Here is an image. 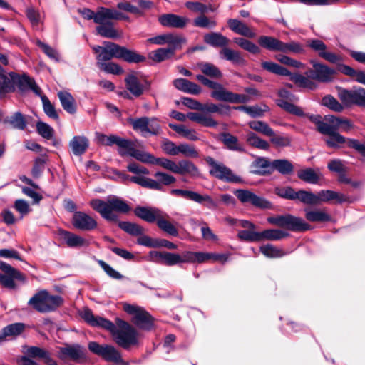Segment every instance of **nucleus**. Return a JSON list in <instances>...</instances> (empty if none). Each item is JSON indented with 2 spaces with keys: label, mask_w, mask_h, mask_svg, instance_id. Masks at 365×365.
Returning a JSON list of instances; mask_svg holds the SVG:
<instances>
[{
  "label": "nucleus",
  "mask_w": 365,
  "mask_h": 365,
  "mask_svg": "<svg viewBox=\"0 0 365 365\" xmlns=\"http://www.w3.org/2000/svg\"><path fill=\"white\" fill-rule=\"evenodd\" d=\"M130 123L133 128L135 130L140 131L143 136H146L147 133L157 135L160 130L158 120L155 118L142 117L135 119L132 118L130 119Z\"/></svg>",
  "instance_id": "nucleus-18"
},
{
  "label": "nucleus",
  "mask_w": 365,
  "mask_h": 365,
  "mask_svg": "<svg viewBox=\"0 0 365 365\" xmlns=\"http://www.w3.org/2000/svg\"><path fill=\"white\" fill-rule=\"evenodd\" d=\"M199 68L204 75L210 78H220L222 76V72L215 65L210 63H201Z\"/></svg>",
  "instance_id": "nucleus-59"
},
{
  "label": "nucleus",
  "mask_w": 365,
  "mask_h": 365,
  "mask_svg": "<svg viewBox=\"0 0 365 365\" xmlns=\"http://www.w3.org/2000/svg\"><path fill=\"white\" fill-rule=\"evenodd\" d=\"M73 225L81 230H91L97 227L96 221L88 214L75 212L73 216Z\"/></svg>",
  "instance_id": "nucleus-26"
},
{
  "label": "nucleus",
  "mask_w": 365,
  "mask_h": 365,
  "mask_svg": "<svg viewBox=\"0 0 365 365\" xmlns=\"http://www.w3.org/2000/svg\"><path fill=\"white\" fill-rule=\"evenodd\" d=\"M220 140L225 145V146L233 151H237L243 153L245 152V148L243 146L239 143V140L237 137L231 135L229 133H222L220 134Z\"/></svg>",
  "instance_id": "nucleus-40"
},
{
  "label": "nucleus",
  "mask_w": 365,
  "mask_h": 365,
  "mask_svg": "<svg viewBox=\"0 0 365 365\" xmlns=\"http://www.w3.org/2000/svg\"><path fill=\"white\" fill-rule=\"evenodd\" d=\"M98 68L108 73L119 75L123 73V69L117 63L113 62H97Z\"/></svg>",
  "instance_id": "nucleus-61"
},
{
  "label": "nucleus",
  "mask_w": 365,
  "mask_h": 365,
  "mask_svg": "<svg viewBox=\"0 0 365 365\" xmlns=\"http://www.w3.org/2000/svg\"><path fill=\"white\" fill-rule=\"evenodd\" d=\"M297 177L308 183L317 184L319 180V173L312 168L302 169L297 172Z\"/></svg>",
  "instance_id": "nucleus-47"
},
{
  "label": "nucleus",
  "mask_w": 365,
  "mask_h": 365,
  "mask_svg": "<svg viewBox=\"0 0 365 365\" xmlns=\"http://www.w3.org/2000/svg\"><path fill=\"white\" fill-rule=\"evenodd\" d=\"M322 104L335 112H341L344 107L331 95L325 96L322 99Z\"/></svg>",
  "instance_id": "nucleus-62"
},
{
  "label": "nucleus",
  "mask_w": 365,
  "mask_h": 365,
  "mask_svg": "<svg viewBox=\"0 0 365 365\" xmlns=\"http://www.w3.org/2000/svg\"><path fill=\"white\" fill-rule=\"evenodd\" d=\"M205 86L212 89L210 96L220 101L231 103H245L250 101V97L245 94H237L227 91L219 83L208 79Z\"/></svg>",
  "instance_id": "nucleus-7"
},
{
  "label": "nucleus",
  "mask_w": 365,
  "mask_h": 365,
  "mask_svg": "<svg viewBox=\"0 0 365 365\" xmlns=\"http://www.w3.org/2000/svg\"><path fill=\"white\" fill-rule=\"evenodd\" d=\"M230 106L224 104H215L213 103H206L202 104L201 112L204 113H217L220 115H229Z\"/></svg>",
  "instance_id": "nucleus-44"
},
{
  "label": "nucleus",
  "mask_w": 365,
  "mask_h": 365,
  "mask_svg": "<svg viewBox=\"0 0 365 365\" xmlns=\"http://www.w3.org/2000/svg\"><path fill=\"white\" fill-rule=\"evenodd\" d=\"M187 117L192 121L197 123L205 127L213 128L217 125V122L210 115L201 113L190 112L188 113Z\"/></svg>",
  "instance_id": "nucleus-35"
},
{
  "label": "nucleus",
  "mask_w": 365,
  "mask_h": 365,
  "mask_svg": "<svg viewBox=\"0 0 365 365\" xmlns=\"http://www.w3.org/2000/svg\"><path fill=\"white\" fill-rule=\"evenodd\" d=\"M125 19L124 15L118 11L105 7L98 8L96 12L95 23L102 25L107 22H111L110 20H120Z\"/></svg>",
  "instance_id": "nucleus-28"
},
{
  "label": "nucleus",
  "mask_w": 365,
  "mask_h": 365,
  "mask_svg": "<svg viewBox=\"0 0 365 365\" xmlns=\"http://www.w3.org/2000/svg\"><path fill=\"white\" fill-rule=\"evenodd\" d=\"M134 213L148 222H156L158 227L167 234L174 237L178 235V230L170 221V216L162 210L155 207H137Z\"/></svg>",
  "instance_id": "nucleus-2"
},
{
  "label": "nucleus",
  "mask_w": 365,
  "mask_h": 365,
  "mask_svg": "<svg viewBox=\"0 0 365 365\" xmlns=\"http://www.w3.org/2000/svg\"><path fill=\"white\" fill-rule=\"evenodd\" d=\"M14 92L11 84V72L6 75H0V99L5 98L7 93Z\"/></svg>",
  "instance_id": "nucleus-49"
},
{
  "label": "nucleus",
  "mask_w": 365,
  "mask_h": 365,
  "mask_svg": "<svg viewBox=\"0 0 365 365\" xmlns=\"http://www.w3.org/2000/svg\"><path fill=\"white\" fill-rule=\"evenodd\" d=\"M163 168L175 174L180 175H188L192 178H197L200 175L197 167L188 160H181L175 163L172 160L165 158Z\"/></svg>",
  "instance_id": "nucleus-11"
},
{
  "label": "nucleus",
  "mask_w": 365,
  "mask_h": 365,
  "mask_svg": "<svg viewBox=\"0 0 365 365\" xmlns=\"http://www.w3.org/2000/svg\"><path fill=\"white\" fill-rule=\"evenodd\" d=\"M174 54L173 48H160L153 51L151 58L156 62H161L170 58Z\"/></svg>",
  "instance_id": "nucleus-63"
},
{
  "label": "nucleus",
  "mask_w": 365,
  "mask_h": 365,
  "mask_svg": "<svg viewBox=\"0 0 365 365\" xmlns=\"http://www.w3.org/2000/svg\"><path fill=\"white\" fill-rule=\"evenodd\" d=\"M63 303L59 295H51L46 290L36 293L28 302V304L35 310L46 313L55 311Z\"/></svg>",
  "instance_id": "nucleus-5"
},
{
  "label": "nucleus",
  "mask_w": 365,
  "mask_h": 365,
  "mask_svg": "<svg viewBox=\"0 0 365 365\" xmlns=\"http://www.w3.org/2000/svg\"><path fill=\"white\" fill-rule=\"evenodd\" d=\"M170 193L192 200L199 204H204L208 208L216 207V203L208 195H200L198 192L182 189H173Z\"/></svg>",
  "instance_id": "nucleus-21"
},
{
  "label": "nucleus",
  "mask_w": 365,
  "mask_h": 365,
  "mask_svg": "<svg viewBox=\"0 0 365 365\" xmlns=\"http://www.w3.org/2000/svg\"><path fill=\"white\" fill-rule=\"evenodd\" d=\"M278 95L279 96V98L277 100L278 106L292 115L297 116L304 115L302 109L293 103L298 101V98L295 95L284 88L279 91Z\"/></svg>",
  "instance_id": "nucleus-14"
},
{
  "label": "nucleus",
  "mask_w": 365,
  "mask_h": 365,
  "mask_svg": "<svg viewBox=\"0 0 365 365\" xmlns=\"http://www.w3.org/2000/svg\"><path fill=\"white\" fill-rule=\"evenodd\" d=\"M107 44L109 53V60L115 58L123 59L128 63H140L145 61V57L136 53L135 51L129 50L124 46H121L110 41H105Z\"/></svg>",
  "instance_id": "nucleus-10"
},
{
  "label": "nucleus",
  "mask_w": 365,
  "mask_h": 365,
  "mask_svg": "<svg viewBox=\"0 0 365 365\" xmlns=\"http://www.w3.org/2000/svg\"><path fill=\"white\" fill-rule=\"evenodd\" d=\"M118 226L125 232L133 236L140 235L144 232V229L136 223L130 222H119Z\"/></svg>",
  "instance_id": "nucleus-58"
},
{
  "label": "nucleus",
  "mask_w": 365,
  "mask_h": 365,
  "mask_svg": "<svg viewBox=\"0 0 365 365\" xmlns=\"http://www.w3.org/2000/svg\"><path fill=\"white\" fill-rule=\"evenodd\" d=\"M5 123H9L11 126L17 130H24L27 125L26 117L19 111L15 112L9 118L4 120Z\"/></svg>",
  "instance_id": "nucleus-43"
},
{
  "label": "nucleus",
  "mask_w": 365,
  "mask_h": 365,
  "mask_svg": "<svg viewBox=\"0 0 365 365\" xmlns=\"http://www.w3.org/2000/svg\"><path fill=\"white\" fill-rule=\"evenodd\" d=\"M58 97L62 108L68 113L74 114L76 112V103L72 95L67 91H59Z\"/></svg>",
  "instance_id": "nucleus-36"
},
{
  "label": "nucleus",
  "mask_w": 365,
  "mask_h": 365,
  "mask_svg": "<svg viewBox=\"0 0 365 365\" xmlns=\"http://www.w3.org/2000/svg\"><path fill=\"white\" fill-rule=\"evenodd\" d=\"M148 257L149 260L151 262L171 267L178 264V259H180V255L165 251L158 252L151 250L148 254Z\"/></svg>",
  "instance_id": "nucleus-23"
},
{
  "label": "nucleus",
  "mask_w": 365,
  "mask_h": 365,
  "mask_svg": "<svg viewBox=\"0 0 365 365\" xmlns=\"http://www.w3.org/2000/svg\"><path fill=\"white\" fill-rule=\"evenodd\" d=\"M186 42L187 39L182 35L168 33L167 44L170 46L169 48L173 49L174 53L176 49L180 48Z\"/></svg>",
  "instance_id": "nucleus-60"
},
{
  "label": "nucleus",
  "mask_w": 365,
  "mask_h": 365,
  "mask_svg": "<svg viewBox=\"0 0 365 365\" xmlns=\"http://www.w3.org/2000/svg\"><path fill=\"white\" fill-rule=\"evenodd\" d=\"M24 328L25 325L23 323H14L5 327L0 332V344L4 342L6 337L19 335Z\"/></svg>",
  "instance_id": "nucleus-39"
},
{
  "label": "nucleus",
  "mask_w": 365,
  "mask_h": 365,
  "mask_svg": "<svg viewBox=\"0 0 365 365\" xmlns=\"http://www.w3.org/2000/svg\"><path fill=\"white\" fill-rule=\"evenodd\" d=\"M341 118L334 115H327L324 118V123H321L319 128L320 133H332L338 132L340 128Z\"/></svg>",
  "instance_id": "nucleus-37"
},
{
  "label": "nucleus",
  "mask_w": 365,
  "mask_h": 365,
  "mask_svg": "<svg viewBox=\"0 0 365 365\" xmlns=\"http://www.w3.org/2000/svg\"><path fill=\"white\" fill-rule=\"evenodd\" d=\"M220 56L222 58L232 62L236 65H243L245 63V58L239 51L232 50L227 46L220 51Z\"/></svg>",
  "instance_id": "nucleus-41"
},
{
  "label": "nucleus",
  "mask_w": 365,
  "mask_h": 365,
  "mask_svg": "<svg viewBox=\"0 0 365 365\" xmlns=\"http://www.w3.org/2000/svg\"><path fill=\"white\" fill-rule=\"evenodd\" d=\"M305 217L309 222H329L331 220V216L326 212L319 209H306Z\"/></svg>",
  "instance_id": "nucleus-42"
},
{
  "label": "nucleus",
  "mask_w": 365,
  "mask_h": 365,
  "mask_svg": "<svg viewBox=\"0 0 365 365\" xmlns=\"http://www.w3.org/2000/svg\"><path fill=\"white\" fill-rule=\"evenodd\" d=\"M272 169L277 170L282 175L291 174L294 170V166L291 162L286 159H278L272 161Z\"/></svg>",
  "instance_id": "nucleus-46"
},
{
  "label": "nucleus",
  "mask_w": 365,
  "mask_h": 365,
  "mask_svg": "<svg viewBox=\"0 0 365 365\" xmlns=\"http://www.w3.org/2000/svg\"><path fill=\"white\" fill-rule=\"evenodd\" d=\"M228 26L232 31L240 35L244 36L247 38H254L256 36L255 31H253L250 27L242 21L230 19L228 20Z\"/></svg>",
  "instance_id": "nucleus-33"
},
{
  "label": "nucleus",
  "mask_w": 365,
  "mask_h": 365,
  "mask_svg": "<svg viewBox=\"0 0 365 365\" xmlns=\"http://www.w3.org/2000/svg\"><path fill=\"white\" fill-rule=\"evenodd\" d=\"M125 87L135 97H139L150 86L149 81H140L135 73L128 74L125 78Z\"/></svg>",
  "instance_id": "nucleus-22"
},
{
  "label": "nucleus",
  "mask_w": 365,
  "mask_h": 365,
  "mask_svg": "<svg viewBox=\"0 0 365 365\" xmlns=\"http://www.w3.org/2000/svg\"><path fill=\"white\" fill-rule=\"evenodd\" d=\"M153 175L156 180L143 175H126L125 179L129 180L130 182L136 183L143 187L158 191H164L165 186L170 185L176 182V178L173 175L164 172L158 171Z\"/></svg>",
  "instance_id": "nucleus-4"
},
{
  "label": "nucleus",
  "mask_w": 365,
  "mask_h": 365,
  "mask_svg": "<svg viewBox=\"0 0 365 365\" xmlns=\"http://www.w3.org/2000/svg\"><path fill=\"white\" fill-rule=\"evenodd\" d=\"M204 41L213 47H226L230 40L220 33L212 32L204 36Z\"/></svg>",
  "instance_id": "nucleus-38"
},
{
  "label": "nucleus",
  "mask_w": 365,
  "mask_h": 365,
  "mask_svg": "<svg viewBox=\"0 0 365 365\" xmlns=\"http://www.w3.org/2000/svg\"><path fill=\"white\" fill-rule=\"evenodd\" d=\"M234 194L243 204L249 203L261 209H269L272 206L266 199L256 195L249 190L238 189L234 191Z\"/></svg>",
  "instance_id": "nucleus-19"
},
{
  "label": "nucleus",
  "mask_w": 365,
  "mask_h": 365,
  "mask_svg": "<svg viewBox=\"0 0 365 365\" xmlns=\"http://www.w3.org/2000/svg\"><path fill=\"white\" fill-rule=\"evenodd\" d=\"M282 41L272 36H261L258 38L259 44L264 48L271 51L279 52Z\"/></svg>",
  "instance_id": "nucleus-45"
},
{
  "label": "nucleus",
  "mask_w": 365,
  "mask_h": 365,
  "mask_svg": "<svg viewBox=\"0 0 365 365\" xmlns=\"http://www.w3.org/2000/svg\"><path fill=\"white\" fill-rule=\"evenodd\" d=\"M158 21L163 26L182 29L187 25L189 19L174 14H166L159 16Z\"/></svg>",
  "instance_id": "nucleus-29"
},
{
  "label": "nucleus",
  "mask_w": 365,
  "mask_h": 365,
  "mask_svg": "<svg viewBox=\"0 0 365 365\" xmlns=\"http://www.w3.org/2000/svg\"><path fill=\"white\" fill-rule=\"evenodd\" d=\"M210 252L187 251L180 255L178 264L182 263H202L210 259Z\"/></svg>",
  "instance_id": "nucleus-30"
},
{
  "label": "nucleus",
  "mask_w": 365,
  "mask_h": 365,
  "mask_svg": "<svg viewBox=\"0 0 365 365\" xmlns=\"http://www.w3.org/2000/svg\"><path fill=\"white\" fill-rule=\"evenodd\" d=\"M236 110H242L250 115L252 118L261 117L264 115V112L269 110V107L264 105L262 108L258 106H240L234 108Z\"/></svg>",
  "instance_id": "nucleus-52"
},
{
  "label": "nucleus",
  "mask_w": 365,
  "mask_h": 365,
  "mask_svg": "<svg viewBox=\"0 0 365 365\" xmlns=\"http://www.w3.org/2000/svg\"><path fill=\"white\" fill-rule=\"evenodd\" d=\"M125 155H130L136 160L152 165H157L163 168L165 158H155L152 154L135 148L133 143L128 141V148H125Z\"/></svg>",
  "instance_id": "nucleus-20"
},
{
  "label": "nucleus",
  "mask_w": 365,
  "mask_h": 365,
  "mask_svg": "<svg viewBox=\"0 0 365 365\" xmlns=\"http://www.w3.org/2000/svg\"><path fill=\"white\" fill-rule=\"evenodd\" d=\"M91 207L108 222H116L118 216L116 213L125 214L130 210V207L122 198L111 195L106 200L93 199L90 202Z\"/></svg>",
  "instance_id": "nucleus-1"
},
{
  "label": "nucleus",
  "mask_w": 365,
  "mask_h": 365,
  "mask_svg": "<svg viewBox=\"0 0 365 365\" xmlns=\"http://www.w3.org/2000/svg\"><path fill=\"white\" fill-rule=\"evenodd\" d=\"M170 128L175 130L177 133L190 140H198L197 134L193 129H189L183 125L169 124Z\"/></svg>",
  "instance_id": "nucleus-51"
},
{
  "label": "nucleus",
  "mask_w": 365,
  "mask_h": 365,
  "mask_svg": "<svg viewBox=\"0 0 365 365\" xmlns=\"http://www.w3.org/2000/svg\"><path fill=\"white\" fill-rule=\"evenodd\" d=\"M59 235L70 247L88 245V242L86 240L71 232L61 230L59 231Z\"/></svg>",
  "instance_id": "nucleus-32"
},
{
  "label": "nucleus",
  "mask_w": 365,
  "mask_h": 365,
  "mask_svg": "<svg viewBox=\"0 0 365 365\" xmlns=\"http://www.w3.org/2000/svg\"><path fill=\"white\" fill-rule=\"evenodd\" d=\"M260 235V241L267 240H279L287 236H288V233L277 229H269L265 230L261 232Z\"/></svg>",
  "instance_id": "nucleus-53"
},
{
  "label": "nucleus",
  "mask_w": 365,
  "mask_h": 365,
  "mask_svg": "<svg viewBox=\"0 0 365 365\" xmlns=\"http://www.w3.org/2000/svg\"><path fill=\"white\" fill-rule=\"evenodd\" d=\"M123 309L128 314H132L133 323L140 329L150 330L153 326V320L151 316L142 307L125 304Z\"/></svg>",
  "instance_id": "nucleus-13"
},
{
  "label": "nucleus",
  "mask_w": 365,
  "mask_h": 365,
  "mask_svg": "<svg viewBox=\"0 0 365 365\" xmlns=\"http://www.w3.org/2000/svg\"><path fill=\"white\" fill-rule=\"evenodd\" d=\"M81 317L93 327H101L110 332L114 329L115 324L112 322L101 317L95 316L89 309H83L81 312Z\"/></svg>",
  "instance_id": "nucleus-25"
},
{
  "label": "nucleus",
  "mask_w": 365,
  "mask_h": 365,
  "mask_svg": "<svg viewBox=\"0 0 365 365\" xmlns=\"http://www.w3.org/2000/svg\"><path fill=\"white\" fill-rule=\"evenodd\" d=\"M247 143L255 148L267 150L269 148V144L266 140L260 138L254 133H249L246 138Z\"/></svg>",
  "instance_id": "nucleus-56"
},
{
  "label": "nucleus",
  "mask_w": 365,
  "mask_h": 365,
  "mask_svg": "<svg viewBox=\"0 0 365 365\" xmlns=\"http://www.w3.org/2000/svg\"><path fill=\"white\" fill-rule=\"evenodd\" d=\"M253 166L256 168L253 173L256 174L266 175L272 172V162L267 160L265 158L257 159L254 162Z\"/></svg>",
  "instance_id": "nucleus-54"
},
{
  "label": "nucleus",
  "mask_w": 365,
  "mask_h": 365,
  "mask_svg": "<svg viewBox=\"0 0 365 365\" xmlns=\"http://www.w3.org/2000/svg\"><path fill=\"white\" fill-rule=\"evenodd\" d=\"M96 139L100 144L111 146L114 144L118 146V153L121 156L125 155V148H128V140L120 138L115 135L107 136L101 133H96Z\"/></svg>",
  "instance_id": "nucleus-24"
},
{
  "label": "nucleus",
  "mask_w": 365,
  "mask_h": 365,
  "mask_svg": "<svg viewBox=\"0 0 365 365\" xmlns=\"http://www.w3.org/2000/svg\"><path fill=\"white\" fill-rule=\"evenodd\" d=\"M88 347L92 353L101 356L106 361L113 362L118 365H129L128 362L123 360L119 351L111 345H101L96 341H91Z\"/></svg>",
  "instance_id": "nucleus-9"
},
{
  "label": "nucleus",
  "mask_w": 365,
  "mask_h": 365,
  "mask_svg": "<svg viewBox=\"0 0 365 365\" xmlns=\"http://www.w3.org/2000/svg\"><path fill=\"white\" fill-rule=\"evenodd\" d=\"M97 33L105 38H115L118 37V33L113 27V22H107L96 27Z\"/></svg>",
  "instance_id": "nucleus-55"
},
{
  "label": "nucleus",
  "mask_w": 365,
  "mask_h": 365,
  "mask_svg": "<svg viewBox=\"0 0 365 365\" xmlns=\"http://www.w3.org/2000/svg\"><path fill=\"white\" fill-rule=\"evenodd\" d=\"M89 143L86 137L83 135L74 136L69 143V147L71 148L75 155H83L88 148Z\"/></svg>",
  "instance_id": "nucleus-34"
},
{
  "label": "nucleus",
  "mask_w": 365,
  "mask_h": 365,
  "mask_svg": "<svg viewBox=\"0 0 365 365\" xmlns=\"http://www.w3.org/2000/svg\"><path fill=\"white\" fill-rule=\"evenodd\" d=\"M338 96L346 106L356 105L365 107V89L361 87L351 90L339 89Z\"/></svg>",
  "instance_id": "nucleus-15"
},
{
  "label": "nucleus",
  "mask_w": 365,
  "mask_h": 365,
  "mask_svg": "<svg viewBox=\"0 0 365 365\" xmlns=\"http://www.w3.org/2000/svg\"><path fill=\"white\" fill-rule=\"evenodd\" d=\"M11 84L14 91L17 88L19 91L24 93L32 91L36 95L41 96V90L35 81L26 74L19 75L15 72H11Z\"/></svg>",
  "instance_id": "nucleus-17"
},
{
  "label": "nucleus",
  "mask_w": 365,
  "mask_h": 365,
  "mask_svg": "<svg viewBox=\"0 0 365 365\" xmlns=\"http://www.w3.org/2000/svg\"><path fill=\"white\" fill-rule=\"evenodd\" d=\"M206 162L211 167V175L228 182L240 183L242 182L240 177L235 175L232 170L222 163L216 162L212 158H206Z\"/></svg>",
  "instance_id": "nucleus-12"
},
{
  "label": "nucleus",
  "mask_w": 365,
  "mask_h": 365,
  "mask_svg": "<svg viewBox=\"0 0 365 365\" xmlns=\"http://www.w3.org/2000/svg\"><path fill=\"white\" fill-rule=\"evenodd\" d=\"M259 250H260V252L264 256H266L267 257H269V258H277V257H283L284 255H285V252L282 250H281L271 244H267V245H262L260 247Z\"/></svg>",
  "instance_id": "nucleus-57"
},
{
  "label": "nucleus",
  "mask_w": 365,
  "mask_h": 365,
  "mask_svg": "<svg viewBox=\"0 0 365 365\" xmlns=\"http://www.w3.org/2000/svg\"><path fill=\"white\" fill-rule=\"evenodd\" d=\"M36 130L42 138L46 140L51 139L54 135L53 128L48 124L42 121L36 123Z\"/></svg>",
  "instance_id": "nucleus-64"
},
{
  "label": "nucleus",
  "mask_w": 365,
  "mask_h": 365,
  "mask_svg": "<svg viewBox=\"0 0 365 365\" xmlns=\"http://www.w3.org/2000/svg\"><path fill=\"white\" fill-rule=\"evenodd\" d=\"M312 68L307 72V76L313 80H317L322 83L332 81L336 74V71L329 66L318 63L315 61H311Z\"/></svg>",
  "instance_id": "nucleus-16"
},
{
  "label": "nucleus",
  "mask_w": 365,
  "mask_h": 365,
  "mask_svg": "<svg viewBox=\"0 0 365 365\" xmlns=\"http://www.w3.org/2000/svg\"><path fill=\"white\" fill-rule=\"evenodd\" d=\"M262 68L270 73L282 76H289L290 79L298 86L313 90L316 87V84L309 78L301 74H292L286 68L272 61H263L261 63Z\"/></svg>",
  "instance_id": "nucleus-6"
},
{
  "label": "nucleus",
  "mask_w": 365,
  "mask_h": 365,
  "mask_svg": "<svg viewBox=\"0 0 365 365\" xmlns=\"http://www.w3.org/2000/svg\"><path fill=\"white\" fill-rule=\"evenodd\" d=\"M322 134L328 136L324 139V142L329 148H339L341 145L344 144L346 142V138L341 135L339 132Z\"/></svg>",
  "instance_id": "nucleus-50"
},
{
  "label": "nucleus",
  "mask_w": 365,
  "mask_h": 365,
  "mask_svg": "<svg viewBox=\"0 0 365 365\" xmlns=\"http://www.w3.org/2000/svg\"><path fill=\"white\" fill-rule=\"evenodd\" d=\"M279 48V52L282 53L302 54L305 52L304 46L300 43L294 41L287 43L282 41Z\"/></svg>",
  "instance_id": "nucleus-48"
},
{
  "label": "nucleus",
  "mask_w": 365,
  "mask_h": 365,
  "mask_svg": "<svg viewBox=\"0 0 365 365\" xmlns=\"http://www.w3.org/2000/svg\"><path fill=\"white\" fill-rule=\"evenodd\" d=\"M317 195V205L320 202H329L335 200L338 203H342L348 201V197L341 193L327 190H321Z\"/></svg>",
  "instance_id": "nucleus-31"
},
{
  "label": "nucleus",
  "mask_w": 365,
  "mask_h": 365,
  "mask_svg": "<svg viewBox=\"0 0 365 365\" xmlns=\"http://www.w3.org/2000/svg\"><path fill=\"white\" fill-rule=\"evenodd\" d=\"M117 327L114 326V329L111 334L115 343L120 347L128 349L131 346H138L139 334L128 322L117 318Z\"/></svg>",
  "instance_id": "nucleus-3"
},
{
  "label": "nucleus",
  "mask_w": 365,
  "mask_h": 365,
  "mask_svg": "<svg viewBox=\"0 0 365 365\" xmlns=\"http://www.w3.org/2000/svg\"><path fill=\"white\" fill-rule=\"evenodd\" d=\"M267 220L272 225L294 232H303L311 229V225L303 219L289 214L269 217Z\"/></svg>",
  "instance_id": "nucleus-8"
},
{
  "label": "nucleus",
  "mask_w": 365,
  "mask_h": 365,
  "mask_svg": "<svg viewBox=\"0 0 365 365\" xmlns=\"http://www.w3.org/2000/svg\"><path fill=\"white\" fill-rule=\"evenodd\" d=\"M85 356V349L79 344L67 345L61 347L58 356L60 359H70L73 361H78Z\"/></svg>",
  "instance_id": "nucleus-27"
}]
</instances>
